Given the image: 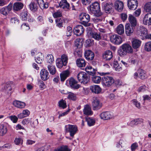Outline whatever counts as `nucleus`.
<instances>
[{"label":"nucleus","mask_w":151,"mask_h":151,"mask_svg":"<svg viewBox=\"0 0 151 151\" xmlns=\"http://www.w3.org/2000/svg\"><path fill=\"white\" fill-rule=\"evenodd\" d=\"M133 52V49L131 46L127 44H123L118 50V53L121 56L126 55L127 53H132Z\"/></svg>","instance_id":"obj_1"},{"label":"nucleus","mask_w":151,"mask_h":151,"mask_svg":"<svg viewBox=\"0 0 151 151\" xmlns=\"http://www.w3.org/2000/svg\"><path fill=\"white\" fill-rule=\"evenodd\" d=\"M90 12L97 17H99L102 14L100 11L99 4L97 2L93 3L90 6Z\"/></svg>","instance_id":"obj_2"},{"label":"nucleus","mask_w":151,"mask_h":151,"mask_svg":"<svg viewBox=\"0 0 151 151\" xmlns=\"http://www.w3.org/2000/svg\"><path fill=\"white\" fill-rule=\"evenodd\" d=\"M65 130L66 132L69 133L71 137H74V135L78 131L76 125L68 124L65 126Z\"/></svg>","instance_id":"obj_3"},{"label":"nucleus","mask_w":151,"mask_h":151,"mask_svg":"<svg viewBox=\"0 0 151 151\" xmlns=\"http://www.w3.org/2000/svg\"><path fill=\"white\" fill-rule=\"evenodd\" d=\"M114 82V80L113 77L109 76H105L102 78V83L104 86L109 87Z\"/></svg>","instance_id":"obj_4"},{"label":"nucleus","mask_w":151,"mask_h":151,"mask_svg":"<svg viewBox=\"0 0 151 151\" xmlns=\"http://www.w3.org/2000/svg\"><path fill=\"white\" fill-rule=\"evenodd\" d=\"M77 78L79 82L84 84H87L89 80V77L84 72L79 73L77 75Z\"/></svg>","instance_id":"obj_5"},{"label":"nucleus","mask_w":151,"mask_h":151,"mask_svg":"<svg viewBox=\"0 0 151 151\" xmlns=\"http://www.w3.org/2000/svg\"><path fill=\"white\" fill-rule=\"evenodd\" d=\"M92 106L93 110H98L102 107V104L98 98H95L92 102Z\"/></svg>","instance_id":"obj_6"},{"label":"nucleus","mask_w":151,"mask_h":151,"mask_svg":"<svg viewBox=\"0 0 151 151\" xmlns=\"http://www.w3.org/2000/svg\"><path fill=\"white\" fill-rule=\"evenodd\" d=\"M110 40L112 43L116 45L121 44L123 42L121 37L117 35H111L110 37Z\"/></svg>","instance_id":"obj_7"},{"label":"nucleus","mask_w":151,"mask_h":151,"mask_svg":"<svg viewBox=\"0 0 151 151\" xmlns=\"http://www.w3.org/2000/svg\"><path fill=\"white\" fill-rule=\"evenodd\" d=\"M79 18L82 23L84 25H86L90 21V18L89 15L86 13H82L79 16Z\"/></svg>","instance_id":"obj_8"},{"label":"nucleus","mask_w":151,"mask_h":151,"mask_svg":"<svg viewBox=\"0 0 151 151\" xmlns=\"http://www.w3.org/2000/svg\"><path fill=\"white\" fill-rule=\"evenodd\" d=\"M138 3L137 0H128L127 5L129 9L134 10L137 7Z\"/></svg>","instance_id":"obj_9"},{"label":"nucleus","mask_w":151,"mask_h":151,"mask_svg":"<svg viewBox=\"0 0 151 151\" xmlns=\"http://www.w3.org/2000/svg\"><path fill=\"white\" fill-rule=\"evenodd\" d=\"M134 27L131 26L129 24H127L125 26V32L128 36L132 35L133 33Z\"/></svg>","instance_id":"obj_10"},{"label":"nucleus","mask_w":151,"mask_h":151,"mask_svg":"<svg viewBox=\"0 0 151 151\" xmlns=\"http://www.w3.org/2000/svg\"><path fill=\"white\" fill-rule=\"evenodd\" d=\"M68 82L71 88L74 89H77L80 87V85L77 84V82L73 78H71L66 81V83Z\"/></svg>","instance_id":"obj_11"},{"label":"nucleus","mask_w":151,"mask_h":151,"mask_svg":"<svg viewBox=\"0 0 151 151\" xmlns=\"http://www.w3.org/2000/svg\"><path fill=\"white\" fill-rule=\"evenodd\" d=\"M84 31L83 26L81 25L76 26L74 29V33L76 35L79 36L83 34Z\"/></svg>","instance_id":"obj_12"},{"label":"nucleus","mask_w":151,"mask_h":151,"mask_svg":"<svg viewBox=\"0 0 151 151\" xmlns=\"http://www.w3.org/2000/svg\"><path fill=\"white\" fill-rule=\"evenodd\" d=\"M143 23L145 25H151V13L145 15L143 19Z\"/></svg>","instance_id":"obj_13"},{"label":"nucleus","mask_w":151,"mask_h":151,"mask_svg":"<svg viewBox=\"0 0 151 151\" xmlns=\"http://www.w3.org/2000/svg\"><path fill=\"white\" fill-rule=\"evenodd\" d=\"M99 116L101 119L104 120L109 119L112 117L111 113L109 111L102 112Z\"/></svg>","instance_id":"obj_14"},{"label":"nucleus","mask_w":151,"mask_h":151,"mask_svg":"<svg viewBox=\"0 0 151 151\" xmlns=\"http://www.w3.org/2000/svg\"><path fill=\"white\" fill-rule=\"evenodd\" d=\"M40 75L41 79L43 81L47 80L49 77V72L45 69H42L41 70Z\"/></svg>","instance_id":"obj_15"},{"label":"nucleus","mask_w":151,"mask_h":151,"mask_svg":"<svg viewBox=\"0 0 151 151\" xmlns=\"http://www.w3.org/2000/svg\"><path fill=\"white\" fill-rule=\"evenodd\" d=\"M90 89L92 92L96 94L100 93L102 90L101 88L98 85L91 86Z\"/></svg>","instance_id":"obj_16"},{"label":"nucleus","mask_w":151,"mask_h":151,"mask_svg":"<svg viewBox=\"0 0 151 151\" xmlns=\"http://www.w3.org/2000/svg\"><path fill=\"white\" fill-rule=\"evenodd\" d=\"M85 57L88 60H93L94 56L93 52L90 50H86L84 52Z\"/></svg>","instance_id":"obj_17"},{"label":"nucleus","mask_w":151,"mask_h":151,"mask_svg":"<svg viewBox=\"0 0 151 151\" xmlns=\"http://www.w3.org/2000/svg\"><path fill=\"white\" fill-rule=\"evenodd\" d=\"M123 7L124 4L122 1L119 0H117L115 2V8L118 12H121L123 9Z\"/></svg>","instance_id":"obj_18"},{"label":"nucleus","mask_w":151,"mask_h":151,"mask_svg":"<svg viewBox=\"0 0 151 151\" xmlns=\"http://www.w3.org/2000/svg\"><path fill=\"white\" fill-rule=\"evenodd\" d=\"M59 6L63 9L70 10V4L68 2L67 0H61L59 3Z\"/></svg>","instance_id":"obj_19"},{"label":"nucleus","mask_w":151,"mask_h":151,"mask_svg":"<svg viewBox=\"0 0 151 151\" xmlns=\"http://www.w3.org/2000/svg\"><path fill=\"white\" fill-rule=\"evenodd\" d=\"M131 42L132 47L135 49L139 48L141 44V41L139 40L136 39H133Z\"/></svg>","instance_id":"obj_20"},{"label":"nucleus","mask_w":151,"mask_h":151,"mask_svg":"<svg viewBox=\"0 0 151 151\" xmlns=\"http://www.w3.org/2000/svg\"><path fill=\"white\" fill-rule=\"evenodd\" d=\"M83 112L84 114L86 115H91L93 114L91 107L88 105L84 106Z\"/></svg>","instance_id":"obj_21"},{"label":"nucleus","mask_w":151,"mask_h":151,"mask_svg":"<svg viewBox=\"0 0 151 151\" xmlns=\"http://www.w3.org/2000/svg\"><path fill=\"white\" fill-rule=\"evenodd\" d=\"M8 131L7 127L5 124L0 125V136H3L5 135Z\"/></svg>","instance_id":"obj_22"},{"label":"nucleus","mask_w":151,"mask_h":151,"mask_svg":"<svg viewBox=\"0 0 151 151\" xmlns=\"http://www.w3.org/2000/svg\"><path fill=\"white\" fill-rule=\"evenodd\" d=\"M102 9L106 12H109L111 10L112 4L110 3L103 2L102 4Z\"/></svg>","instance_id":"obj_23"},{"label":"nucleus","mask_w":151,"mask_h":151,"mask_svg":"<svg viewBox=\"0 0 151 151\" xmlns=\"http://www.w3.org/2000/svg\"><path fill=\"white\" fill-rule=\"evenodd\" d=\"M13 103L15 106L19 109L24 108L26 106L24 102L18 100L14 101Z\"/></svg>","instance_id":"obj_24"},{"label":"nucleus","mask_w":151,"mask_h":151,"mask_svg":"<svg viewBox=\"0 0 151 151\" xmlns=\"http://www.w3.org/2000/svg\"><path fill=\"white\" fill-rule=\"evenodd\" d=\"M138 60V56L136 54L131 55L129 59V62L133 64L137 63Z\"/></svg>","instance_id":"obj_25"},{"label":"nucleus","mask_w":151,"mask_h":151,"mask_svg":"<svg viewBox=\"0 0 151 151\" xmlns=\"http://www.w3.org/2000/svg\"><path fill=\"white\" fill-rule=\"evenodd\" d=\"M69 75L68 70H66L62 72L60 75V80L61 81H64L68 77Z\"/></svg>","instance_id":"obj_26"},{"label":"nucleus","mask_w":151,"mask_h":151,"mask_svg":"<svg viewBox=\"0 0 151 151\" xmlns=\"http://www.w3.org/2000/svg\"><path fill=\"white\" fill-rule=\"evenodd\" d=\"M147 29L144 27L140 26L139 31L137 32L138 35L141 36H145L147 34Z\"/></svg>","instance_id":"obj_27"},{"label":"nucleus","mask_w":151,"mask_h":151,"mask_svg":"<svg viewBox=\"0 0 151 151\" xmlns=\"http://www.w3.org/2000/svg\"><path fill=\"white\" fill-rule=\"evenodd\" d=\"M76 64L77 66L81 68L84 67L86 65V63L85 60L82 58H78L76 61Z\"/></svg>","instance_id":"obj_28"},{"label":"nucleus","mask_w":151,"mask_h":151,"mask_svg":"<svg viewBox=\"0 0 151 151\" xmlns=\"http://www.w3.org/2000/svg\"><path fill=\"white\" fill-rule=\"evenodd\" d=\"M103 58L106 60H109L111 59L113 57L112 53L110 50L106 51L103 55Z\"/></svg>","instance_id":"obj_29"},{"label":"nucleus","mask_w":151,"mask_h":151,"mask_svg":"<svg viewBox=\"0 0 151 151\" xmlns=\"http://www.w3.org/2000/svg\"><path fill=\"white\" fill-rule=\"evenodd\" d=\"M91 35L92 37L96 41H99L102 39V36L99 33L92 32Z\"/></svg>","instance_id":"obj_30"},{"label":"nucleus","mask_w":151,"mask_h":151,"mask_svg":"<svg viewBox=\"0 0 151 151\" xmlns=\"http://www.w3.org/2000/svg\"><path fill=\"white\" fill-rule=\"evenodd\" d=\"M128 19L131 24V25L135 27L137 24V20L136 18L132 15L129 14V15Z\"/></svg>","instance_id":"obj_31"},{"label":"nucleus","mask_w":151,"mask_h":151,"mask_svg":"<svg viewBox=\"0 0 151 151\" xmlns=\"http://www.w3.org/2000/svg\"><path fill=\"white\" fill-rule=\"evenodd\" d=\"M85 70L89 75L91 76L95 74L96 72V70L90 66H87Z\"/></svg>","instance_id":"obj_32"},{"label":"nucleus","mask_w":151,"mask_h":151,"mask_svg":"<svg viewBox=\"0 0 151 151\" xmlns=\"http://www.w3.org/2000/svg\"><path fill=\"white\" fill-rule=\"evenodd\" d=\"M23 6V4L20 2L14 3L13 5V9L14 10L18 11L22 9Z\"/></svg>","instance_id":"obj_33"},{"label":"nucleus","mask_w":151,"mask_h":151,"mask_svg":"<svg viewBox=\"0 0 151 151\" xmlns=\"http://www.w3.org/2000/svg\"><path fill=\"white\" fill-rule=\"evenodd\" d=\"M44 56L43 54L39 52L37 54L35 60L37 63L40 64L42 62Z\"/></svg>","instance_id":"obj_34"},{"label":"nucleus","mask_w":151,"mask_h":151,"mask_svg":"<svg viewBox=\"0 0 151 151\" xmlns=\"http://www.w3.org/2000/svg\"><path fill=\"white\" fill-rule=\"evenodd\" d=\"M38 7L37 2L35 1H32L29 5V9L33 12L36 11Z\"/></svg>","instance_id":"obj_35"},{"label":"nucleus","mask_w":151,"mask_h":151,"mask_svg":"<svg viewBox=\"0 0 151 151\" xmlns=\"http://www.w3.org/2000/svg\"><path fill=\"white\" fill-rule=\"evenodd\" d=\"M86 120L87 123L89 127L94 125L96 121L95 119L92 118H86Z\"/></svg>","instance_id":"obj_36"},{"label":"nucleus","mask_w":151,"mask_h":151,"mask_svg":"<svg viewBox=\"0 0 151 151\" xmlns=\"http://www.w3.org/2000/svg\"><path fill=\"white\" fill-rule=\"evenodd\" d=\"M47 68L51 74L54 75L56 71L55 67L54 66L52 65H48Z\"/></svg>","instance_id":"obj_37"},{"label":"nucleus","mask_w":151,"mask_h":151,"mask_svg":"<svg viewBox=\"0 0 151 151\" xmlns=\"http://www.w3.org/2000/svg\"><path fill=\"white\" fill-rule=\"evenodd\" d=\"M116 32L119 34L121 35L124 33V27L122 24H119L116 28Z\"/></svg>","instance_id":"obj_38"},{"label":"nucleus","mask_w":151,"mask_h":151,"mask_svg":"<svg viewBox=\"0 0 151 151\" xmlns=\"http://www.w3.org/2000/svg\"><path fill=\"white\" fill-rule=\"evenodd\" d=\"M54 151H70V150L67 146L63 145L55 149Z\"/></svg>","instance_id":"obj_39"},{"label":"nucleus","mask_w":151,"mask_h":151,"mask_svg":"<svg viewBox=\"0 0 151 151\" xmlns=\"http://www.w3.org/2000/svg\"><path fill=\"white\" fill-rule=\"evenodd\" d=\"M139 77L142 79H145L146 76V74L145 71L141 69L138 70Z\"/></svg>","instance_id":"obj_40"},{"label":"nucleus","mask_w":151,"mask_h":151,"mask_svg":"<svg viewBox=\"0 0 151 151\" xmlns=\"http://www.w3.org/2000/svg\"><path fill=\"white\" fill-rule=\"evenodd\" d=\"M113 67L115 70L119 71L122 70V68L121 66L118 64L117 61H114L113 63Z\"/></svg>","instance_id":"obj_41"},{"label":"nucleus","mask_w":151,"mask_h":151,"mask_svg":"<svg viewBox=\"0 0 151 151\" xmlns=\"http://www.w3.org/2000/svg\"><path fill=\"white\" fill-rule=\"evenodd\" d=\"M68 96L67 98L68 99L73 101H75L76 99V96L75 94L73 93L68 92Z\"/></svg>","instance_id":"obj_42"},{"label":"nucleus","mask_w":151,"mask_h":151,"mask_svg":"<svg viewBox=\"0 0 151 151\" xmlns=\"http://www.w3.org/2000/svg\"><path fill=\"white\" fill-rule=\"evenodd\" d=\"M56 64L58 68H61L64 65V63L61 60L60 58H58L56 60Z\"/></svg>","instance_id":"obj_43"},{"label":"nucleus","mask_w":151,"mask_h":151,"mask_svg":"<svg viewBox=\"0 0 151 151\" xmlns=\"http://www.w3.org/2000/svg\"><path fill=\"white\" fill-rule=\"evenodd\" d=\"M92 81L95 83H99L101 81V78L100 76H95L92 77Z\"/></svg>","instance_id":"obj_44"},{"label":"nucleus","mask_w":151,"mask_h":151,"mask_svg":"<svg viewBox=\"0 0 151 151\" xmlns=\"http://www.w3.org/2000/svg\"><path fill=\"white\" fill-rule=\"evenodd\" d=\"M61 60L64 63V65L65 66L68 62V58L67 55L63 54L61 56Z\"/></svg>","instance_id":"obj_45"},{"label":"nucleus","mask_w":151,"mask_h":151,"mask_svg":"<svg viewBox=\"0 0 151 151\" xmlns=\"http://www.w3.org/2000/svg\"><path fill=\"white\" fill-rule=\"evenodd\" d=\"M145 10L146 12H151V2H148L146 3L144 6Z\"/></svg>","instance_id":"obj_46"},{"label":"nucleus","mask_w":151,"mask_h":151,"mask_svg":"<svg viewBox=\"0 0 151 151\" xmlns=\"http://www.w3.org/2000/svg\"><path fill=\"white\" fill-rule=\"evenodd\" d=\"M37 83L41 90H43L45 88V84L44 82L41 80L38 79Z\"/></svg>","instance_id":"obj_47"},{"label":"nucleus","mask_w":151,"mask_h":151,"mask_svg":"<svg viewBox=\"0 0 151 151\" xmlns=\"http://www.w3.org/2000/svg\"><path fill=\"white\" fill-rule=\"evenodd\" d=\"M23 139L21 137L15 138L14 140V142L17 145H22L23 144Z\"/></svg>","instance_id":"obj_48"},{"label":"nucleus","mask_w":151,"mask_h":151,"mask_svg":"<svg viewBox=\"0 0 151 151\" xmlns=\"http://www.w3.org/2000/svg\"><path fill=\"white\" fill-rule=\"evenodd\" d=\"M145 50L147 52L151 51V41L146 42L145 45Z\"/></svg>","instance_id":"obj_49"},{"label":"nucleus","mask_w":151,"mask_h":151,"mask_svg":"<svg viewBox=\"0 0 151 151\" xmlns=\"http://www.w3.org/2000/svg\"><path fill=\"white\" fill-rule=\"evenodd\" d=\"M59 106L60 107H61L64 109L66 108V104L65 101L62 99L60 101L58 102Z\"/></svg>","instance_id":"obj_50"},{"label":"nucleus","mask_w":151,"mask_h":151,"mask_svg":"<svg viewBox=\"0 0 151 151\" xmlns=\"http://www.w3.org/2000/svg\"><path fill=\"white\" fill-rule=\"evenodd\" d=\"M52 15L54 18L60 17L62 16V12L60 10H58L53 13Z\"/></svg>","instance_id":"obj_51"},{"label":"nucleus","mask_w":151,"mask_h":151,"mask_svg":"<svg viewBox=\"0 0 151 151\" xmlns=\"http://www.w3.org/2000/svg\"><path fill=\"white\" fill-rule=\"evenodd\" d=\"M56 25L59 27H63V21L61 19H57L56 20Z\"/></svg>","instance_id":"obj_52"},{"label":"nucleus","mask_w":151,"mask_h":151,"mask_svg":"<svg viewBox=\"0 0 151 151\" xmlns=\"http://www.w3.org/2000/svg\"><path fill=\"white\" fill-rule=\"evenodd\" d=\"M28 14L27 12H22L20 14V17L22 20H26L27 19Z\"/></svg>","instance_id":"obj_53"},{"label":"nucleus","mask_w":151,"mask_h":151,"mask_svg":"<svg viewBox=\"0 0 151 151\" xmlns=\"http://www.w3.org/2000/svg\"><path fill=\"white\" fill-rule=\"evenodd\" d=\"M47 62L51 64L54 61L53 57L52 55H48L47 57Z\"/></svg>","instance_id":"obj_54"},{"label":"nucleus","mask_w":151,"mask_h":151,"mask_svg":"<svg viewBox=\"0 0 151 151\" xmlns=\"http://www.w3.org/2000/svg\"><path fill=\"white\" fill-rule=\"evenodd\" d=\"M124 144V141L122 139H120L118 142H117L116 145V147L119 148L120 147H122L123 146Z\"/></svg>","instance_id":"obj_55"},{"label":"nucleus","mask_w":151,"mask_h":151,"mask_svg":"<svg viewBox=\"0 0 151 151\" xmlns=\"http://www.w3.org/2000/svg\"><path fill=\"white\" fill-rule=\"evenodd\" d=\"M139 120L138 119L136 120H133L131 121L129 123V125L131 126H133L134 125H137L139 124Z\"/></svg>","instance_id":"obj_56"},{"label":"nucleus","mask_w":151,"mask_h":151,"mask_svg":"<svg viewBox=\"0 0 151 151\" xmlns=\"http://www.w3.org/2000/svg\"><path fill=\"white\" fill-rule=\"evenodd\" d=\"M73 33L72 28L70 27H67L66 30V35L67 36H69L71 35Z\"/></svg>","instance_id":"obj_57"},{"label":"nucleus","mask_w":151,"mask_h":151,"mask_svg":"<svg viewBox=\"0 0 151 151\" xmlns=\"http://www.w3.org/2000/svg\"><path fill=\"white\" fill-rule=\"evenodd\" d=\"M138 147L137 143H134L132 144L131 146V150L132 151H135Z\"/></svg>","instance_id":"obj_58"},{"label":"nucleus","mask_w":151,"mask_h":151,"mask_svg":"<svg viewBox=\"0 0 151 151\" xmlns=\"http://www.w3.org/2000/svg\"><path fill=\"white\" fill-rule=\"evenodd\" d=\"M10 22L12 24H18L19 23V20L17 17H14L11 18Z\"/></svg>","instance_id":"obj_59"},{"label":"nucleus","mask_w":151,"mask_h":151,"mask_svg":"<svg viewBox=\"0 0 151 151\" xmlns=\"http://www.w3.org/2000/svg\"><path fill=\"white\" fill-rule=\"evenodd\" d=\"M85 43L86 46L89 47L93 44V41L89 39H88L86 40Z\"/></svg>","instance_id":"obj_60"},{"label":"nucleus","mask_w":151,"mask_h":151,"mask_svg":"<svg viewBox=\"0 0 151 151\" xmlns=\"http://www.w3.org/2000/svg\"><path fill=\"white\" fill-rule=\"evenodd\" d=\"M9 83L10 82H8L6 83L4 85V89L7 91H10L11 90L12 88L11 86L9 84Z\"/></svg>","instance_id":"obj_61"},{"label":"nucleus","mask_w":151,"mask_h":151,"mask_svg":"<svg viewBox=\"0 0 151 151\" xmlns=\"http://www.w3.org/2000/svg\"><path fill=\"white\" fill-rule=\"evenodd\" d=\"M10 119L14 123H16L18 120V118L16 116H11L9 117Z\"/></svg>","instance_id":"obj_62"},{"label":"nucleus","mask_w":151,"mask_h":151,"mask_svg":"<svg viewBox=\"0 0 151 151\" xmlns=\"http://www.w3.org/2000/svg\"><path fill=\"white\" fill-rule=\"evenodd\" d=\"M38 122L37 119L34 120L32 122L30 123L31 126L33 128L35 127L38 125Z\"/></svg>","instance_id":"obj_63"},{"label":"nucleus","mask_w":151,"mask_h":151,"mask_svg":"<svg viewBox=\"0 0 151 151\" xmlns=\"http://www.w3.org/2000/svg\"><path fill=\"white\" fill-rule=\"evenodd\" d=\"M0 12L1 14L4 15H6L9 12L7 9H5V7L1 9L0 10Z\"/></svg>","instance_id":"obj_64"}]
</instances>
